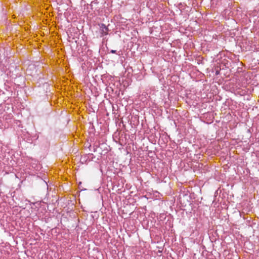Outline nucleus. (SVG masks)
<instances>
[{"instance_id":"obj_8","label":"nucleus","mask_w":259,"mask_h":259,"mask_svg":"<svg viewBox=\"0 0 259 259\" xmlns=\"http://www.w3.org/2000/svg\"><path fill=\"white\" fill-rule=\"evenodd\" d=\"M94 152H95L97 151V146H94Z\"/></svg>"},{"instance_id":"obj_5","label":"nucleus","mask_w":259,"mask_h":259,"mask_svg":"<svg viewBox=\"0 0 259 259\" xmlns=\"http://www.w3.org/2000/svg\"><path fill=\"white\" fill-rule=\"evenodd\" d=\"M42 86L43 88H46V89L48 90V87H49V84L48 82H45L42 83ZM47 92H48V91L46 90V92L47 93Z\"/></svg>"},{"instance_id":"obj_12","label":"nucleus","mask_w":259,"mask_h":259,"mask_svg":"<svg viewBox=\"0 0 259 259\" xmlns=\"http://www.w3.org/2000/svg\"><path fill=\"white\" fill-rule=\"evenodd\" d=\"M117 82V83H119V84H120V82H119V81H117V82Z\"/></svg>"},{"instance_id":"obj_7","label":"nucleus","mask_w":259,"mask_h":259,"mask_svg":"<svg viewBox=\"0 0 259 259\" xmlns=\"http://www.w3.org/2000/svg\"><path fill=\"white\" fill-rule=\"evenodd\" d=\"M92 85V84L91 83V82H88V83H87V86L88 87H90Z\"/></svg>"},{"instance_id":"obj_4","label":"nucleus","mask_w":259,"mask_h":259,"mask_svg":"<svg viewBox=\"0 0 259 259\" xmlns=\"http://www.w3.org/2000/svg\"><path fill=\"white\" fill-rule=\"evenodd\" d=\"M101 29L102 31V33L104 35H107L108 33V28L104 24H102L101 26Z\"/></svg>"},{"instance_id":"obj_11","label":"nucleus","mask_w":259,"mask_h":259,"mask_svg":"<svg viewBox=\"0 0 259 259\" xmlns=\"http://www.w3.org/2000/svg\"><path fill=\"white\" fill-rule=\"evenodd\" d=\"M11 82H9V81H7V83L8 84H9V83H11Z\"/></svg>"},{"instance_id":"obj_10","label":"nucleus","mask_w":259,"mask_h":259,"mask_svg":"<svg viewBox=\"0 0 259 259\" xmlns=\"http://www.w3.org/2000/svg\"><path fill=\"white\" fill-rule=\"evenodd\" d=\"M246 75L248 77L249 76V74L247 73H246Z\"/></svg>"},{"instance_id":"obj_6","label":"nucleus","mask_w":259,"mask_h":259,"mask_svg":"<svg viewBox=\"0 0 259 259\" xmlns=\"http://www.w3.org/2000/svg\"><path fill=\"white\" fill-rule=\"evenodd\" d=\"M110 53H113V54H117L118 55H120L119 53H117L116 50H112L110 51Z\"/></svg>"},{"instance_id":"obj_9","label":"nucleus","mask_w":259,"mask_h":259,"mask_svg":"<svg viewBox=\"0 0 259 259\" xmlns=\"http://www.w3.org/2000/svg\"><path fill=\"white\" fill-rule=\"evenodd\" d=\"M219 73V70H215V74H218Z\"/></svg>"},{"instance_id":"obj_2","label":"nucleus","mask_w":259,"mask_h":259,"mask_svg":"<svg viewBox=\"0 0 259 259\" xmlns=\"http://www.w3.org/2000/svg\"><path fill=\"white\" fill-rule=\"evenodd\" d=\"M31 70H35V72H36V67H35V65L33 64H31L28 66V68L27 69V70H26L27 74L28 75H32L31 74V72H30V71Z\"/></svg>"},{"instance_id":"obj_3","label":"nucleus","mask_w":259,"mask_h":259,"mask_svg":"<svg viewBox=\"0 0 259 259\" xmlns=\"http://www.w3.org/2000/svg\"><path fill=\"white\" fill-rule=\"evenodd\" d=\"M94 157V155L92 153H89L88 155L85 156L81 158V160H84V161H86L89 159V161L92 160Z\"/></svg>"},{"instance_id":"obj_1","label":"nucleus","mask_w":259,"mask_h":259,"mask_svg":"<svg viewBox=\"0 0 259 259\" xmlns=\"http://www.w3.org/2000/svg\"><path fill=\"white\" fill-rule=\"evenodd\" d=\"M224 84L225 89L226 91H229L231 92H235L237 90V87L235 84L233 82H225Z\"/></svg>"}]
</instances>
